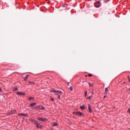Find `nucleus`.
I'll return each mask as SVG.
<instances>
[{"label": "nucleus", "instance_id": "nucleus-1", "mask_svg": "<svg viewBox=\"0 0 130 130\" xmlns=\"http://www.w3.org/2000/svg\"><path fill=\"white\" fill-rule=\"evenodd\" d=\"M52 91L55 93V95H56V96H58V99L59 100H60V95H62V92L61 91L52 90Z\"/></svg>", "mask_w": 130, "mask_h": 130}, {"label": "nucleus", "instance_id": "nucleus-2", "mask_svg": "<svg viewBox=\"0 0 130 130\" xmlns=\"http://www.w3.org/2000/svg\"><path fill=\"white\" fill-rule=\"evenodd\" d=\"M37 110H44L45 109V107H43V106H39L38 107H36Z\"/></svg>", "mask_w": 130, "mask_h": 130}, {"label": "nucleus", "instance_id": "nucleus-3", "mask_svg": "<svg viewBox=\"0 0 130 130\" xmlns=\"http://www.w3.org/2000/svg\"><path fill=\"white\" fill-rule=\"evenodd\" d=\"M38 120H40V121H46V120H47V119L45 118H43V117H39L38 118Z\"/></svg>", "mask_w": 130, "mask_h": 130}, {"label": "nucleus", "instance_id": "nucleus-4", "mask_svg": "<svg viewBox=\"0 0 130 130\" xmlns=\"http://www.w3.org/2000/svg\"><path fill=\"white\" fill-rule=\"evenodd\" d=\"M73 114H75V115H79L80 116H82V115H83V113L81 112H74Z\"/></svg>", "mask_w": 130, "mask_h": 130}, {"label": "nucleus", "instance_id": "nucleus-5", "mask_svg": "<svg viewBox=\"0 0 130 130\" xmlns=\"http://www.w3.org/2000/svg\"><path fill=\"white\" fill-rule=\"evenodd\" d=\"M17 95H23V96H25L26 95V93L23 92H16Z\"/></svg>", "mask_w": 130, "mask_h": 130}, {"label": "nucleus", "instance_id": "nucleus-6", "mask_svg": "<svg viewBox=\"0 0 130 130\" xmlns=\"http://www.w3.org/2000/svg\"><path fill=\"white\" fill-rule=\"evenodd\" d=\"M17 112V111L16 110H13L12 111H11L10 113H9V115H11V114H14Z\"/></svg>", "mask_w": 130, "mask_h": 130}, {"label": "nucleus", "instance_id": "nucleus-7", "mask_svg": "<svg viewBox=\"0 0 130 130\" xmlns=\"http://www.w3.org/2000/svg\"><path fill=\"white\" fill-rule=\"evenodd\" d=\"M36 105H37V103H34L30 104L29 106H30L31 107H34V106H36Z\"/></svg>", "mask_w": 130, "mask_h": 130}, {"label": "nucleus", "instance_id": "nucleus-8", "mask_svg": "<svg viewBox=\"0 0 130 130\" xmlns=\"http://www.w3.org/2000/svg\"><path fill=\"white\" fill-rule=\"evenodd\" d=\"M38 128H42V125H41L39 123L37 125Z\"/></svg>", "mask_w": 130, "mask_h": 130}, {"label": "nucleus", "instance_id": "nucleus-9", "mask_svg": "<svg viewBox=\"0 0 130 130\" xmlns=\"http://www.w3.org/2000/svg\"><path fill=\"white\" fill-rule=\"evenodd\" d=\"M88 110H89V112H92V108H91V106H90V105H88Z\"/></svg>", "mask_w": 130, "mask_h": 130}, {"label": "nucleus", "instance_id": "nucleus-10", "mask_svg": "<svg viewBox=\"0 0 130 130\" xmlns=\"http://www.w3.org/2000/svg\"><path fill=\"white\" fill-rule=\"evenodd\" d=\"M95 8H100V4H98V3H95Z\"/></svg>", "mask_w": 130, "mask_h": 130}, {"label": "nucleus", "instance_id": "nucleus-11", "mask_svg": "<svg viewBox=\"0 0 130 130\" xmlns=\"http://www.w3.org/2000/svg\"><path fill=\"white\" fill-rule=\"evenodd\" d=\"M21 115H23V116H27V115L25 114H22V113L18 114V116H21Z\"/></svg>", "mask_w": 130, "mask_h": 130}, {"label": "nucleus", "instance_id": "nucleus-12", "mask_svg": "<svg viewBox=\"0 0 130 130\" xmlns=\"http://www.w3.org/2000/svg\"><path fill=\"white\" fill-rule=\"evenodd\" d=\"M108 92V88H106L105 90V94H107Z\"/></svg>", "mask_w": 130, "mask_h": 130}, {"label": "nucleus", "instance_id": "nucleus-13", "mask_svg": "<svg viewBox=\"0 0 130 130\" xmlns=\"http://www.w3.org/2000/svg\"><path fill=\"white\" fill-rule=\"evenodd\" d=\"M13 91H14V92H15V91H18V88H17V87H14V88L13 89Z\"/></svg>", "mask_w": 130, "mask_h": 130}, {"label": "nucleus", "instance_id": "nucleus-14", "mask_svg": "<svg viewBox=\"0 0 130 130\" xmlns=\"http://www.w3.org/2000/svg\"><path fill=\"white\" fill-rule=\"evenodd\" d=\"M34 123H35V124H37V125H38V122L36 121V120H34V122H33Z\"/></svg>", "mask_w": 130, "mask_h": 130}, {"label": "nucleus", "instance_id": "nucleus-15", "mask_svg": "<svg viewBox=\"0 0 130 130\" xmlns=\"http://www.w3.org/2000/svg\"><path fill=\"white\" fill-rule=\"evenodd\" d=\"M57 126V123L55 122L53 124V126Z\"/></svg>", "mask_w": 130, "mask_h": 130}, {"label": "nucleus", "instance_id": "nucleus-16", "mask_svg": "<svg viewBox=\"0 0 130 130\" xmlns=\"http://www.w3.org/2000/svg\"><path fill=\"white\" fill-rule=\"evenodd\" d=\"M87 99H88V100H92V96L88 97Z\"/></svg>", "mask_w": 130, "mask_h": 130}, {"label": "nucleus", "instance_id": "nucleus-17", "mask_svg": "<svg viewBox=\"0 0 130 130\" xmlns=\"http://www.w3.org/2000/svg\"><path fill=\"white\" fill-rule=\"evenodd\" d=\"M80 109H85V106H80Z\"/></svg>", "mask_w": 130, "mask_h": 130}, {"label": "nucleus", "instance_id": "nucleus-18", "mask_svg": "<svg viewBox=\"0 0 130 130\" xmlns=\"http://www.w3.org/2000/svg\"><path fill=\"white\" fill-rule=\"evenodd\" d=\"M89 87H93V85L91 83H89Z\"/></svg>", "mask_w": 130, "mask_h": 130}, {"label": "nucleus", "instance_id": "nucleus-19", "mask_svg": "<svg viewBox=\"0 0 130 130\" xmlns=\"http://www.w3.org/2000/svg\"><path fill=\"white\" fill-rule=\"evenodd\" d=\"M30 121H31V122H34V121H35V120H34V119H30Z\"/></svg>", "mask_w": 130, "mask_h": 130}, {"label": "nucleus", "instance_id": "nucleus-20", "mask_svg": "<svg viewBox=\"0 0 130 130\" xmlns=\"http://www.w3.org/2000/svg\"><path fill=\"white\" fill-rule=\"evenodd\" d=\"M70 91H73V87L71 86L70 87Z\"/></svg>", "mask_w": 130, "mask_h": 130}, {"label": "nucleus", "instance_id": "nucleus-21", "mask_svg": "<svg viewBox=\"0 0 130 130\" xmlns=\"http://www.w3.org/2000/svg\"><path fill=\"white\" fill-rule=\"evenodd\" d=\"M32 99H34V98L29 97V100H32Z\"/></svg>", "mask_w": 130, "mask_h": 130}, {"label": "nucleus", "instance_id": "nucleus-22", "mask_svg": "<svg viewBox=\"0 0 130 130\" xmlns=\"http://www.w3.org/2000/svg\"><path fill=\"white\" fill-rule=\"evenodd\" d=\"M50 100H51V101H52L53 102H54V99H53V98H51Z\"/></svg>", "mask_w": 130, "mask_h": 130}, {"label": "nucleus", "instance_id": "nucleus-23", "mask_svg": "<svg viewBox=\"0 0 130 130\" xmlns=\"http://www.w3.org/2000/svg\"><path fill=\"white\" fill-rule=\"evenodd\" d=\"M98 5H100V1H98L97 3H96Z\"/></svg>", "mask_w": 130, "mask_h": 130}, {"label": "nucleus", "instance_id": "nucleus-24", "mask_svg": "<svg viewBox=\"0 0 130 130\" xmlns=\"http://www.w3.org/2000/svg\"><path fill=\"white\" fill-rule=\"evenodd\" d=\"M87 94H88V92L87 91H85V96H87Z\"/></svg>", "mask_w": 130, "mask_h": 130}, {"label": "nucleus", "instance_id": "nucleus-25", "mask_svg": "<svg viewBox=\"0 0 130 130\" xmlns=\"http://www.w3.org/2000/svg\"><path fill=\"white\" fill-rule=\"evenodd\" d=\"M92 74H88V77H92Z\"/></svg>", "mask_w": 130, "mask_h": 130}, {"label": "nucleus", "instance_id": "nucleus-26", "mask_svg": "<svg viewBox=\"0 0 130 130\" xmlns=\"http://www.w3.org/2000/svg\"><path fill=\"white\" fill-rule=\"evenodd\" d=\"M28 77H29V75H27L26 77V78L28 79Z\"/></svg>", "mask_w": 130, "mask_h": 130}, {"label": "nucleus", "instance_id": "nucleus-27", "mask_svg": "<svg viewBox=\"0 0 130 130\" xmlns=\"http://www.w3.org/2000/svg\"><path fill=\"white\" fill-rule=\"evenodd\" d=\"M128 112H129V113H130V109H128Z\"/></svg>", "mask_w": 130, "mask_h": 130}, {"label": "nucleus", "instance_id": "nucleus-28", "mask_svg": "<svg viewBox=\"0 0 130 130\" xmlns=\"http://www.w3.org/2000/svg\"><path fill=\"white\" fill-rule=\"evenodd\" d=\"M128 80H129V82H130L129 76H128Z\"/></svg>", "mask_w": 130, "mask_h": 130}, {"label": "nucleus", "instance_id": "nucleus-29", "mask_svg": "<svg viewBox=\"0 0 130 130\" xmlns=\"http://www.w3.org/2000/svg\"><path fill=\"white\" fill-rule=\"evenodd\" d=\"M69 85H70V83L68 82V86H69Z\"/></svg>", "mask_w": 130, "mask_h": 130}, {"label": "nucleus", "instance_id": "nucleus-30", "mask_svg": "<svg viewBox=\"0 0 130 130\" xmlns=\"http://www.w3.org/2000/svg\"><path fill=\"white\" fill-rule=\"evenodd\" d=\"M0 92H2V88H0Z\"/></svg>", "mask_w": 130, "mask_h": 130}, {"label": "nucleus", "instance_id": "nucleus-31", "mask_svg": "<svg viewBox=\"0 0 130 130\" xmlns=\"http://www.w3.org/2000/svg\"><path fill=\"white\" fill-rule=\"evenodd\" d=\"M29 84H32V82H30Z\"/></svg>", "mask_w": 130, "mask_h": 130}, {"label": "nucleus", "instance_id": "nucleus-32", "mask_svg": "<svg viewBox=\"0 0 130 130\" xmlns=\"http://www.w3.org/2000/svg\"><path fill=\"white\" fill-rule=\"evenodd\" d=\"M104 98H106V95H105V96L104 97Z\"/></svg>", "mask_w": 130, "mask_h": 130}, {"label": "nucleus", "instance_id": "nucleus-33", "mask_svg": "<svg viewBox=\"0 0 130 130\" xmlns=\"http://www.w3.org/2000/svg\"><path fill=\"white\" fill-rule=\"evenodd\" d=\"M25 81H27V78L25 79Z\"/></svg>", "mask_w": 130, "mask_h": 130}]
</instances>
